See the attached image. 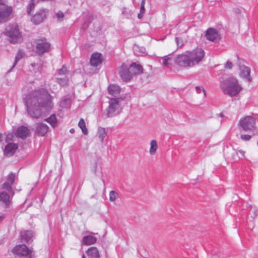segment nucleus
Masks as SVG:
<instances>
[{
    "label": "nucleus",
    "mask_w": 258,
    "mask_h": 258,
    "mask_svg": "<svg viewBox=\"0 0 258 258\" xmlns=\"http://www.w3.org/2000/svg\"><path fill=\"white\" fill-rule=\"evenodd\" d=\"M25 103L28 113L34 118L40 116L42 108L48 110L52 107L51 97L44 89L36 90L30 93L26 98Z\"/></svg>",
    "instance_id": "nucleus-1"
},
{
    "label": "nucleus",
    "mask_w": 258,
    "mask_h": 258,
    "mask_svg": "<svg viewBox=\"0 0 258 258\" xmlns=\"http://www.w3.org/2000/svg\"><path fill=\"white\" fill-rule=\"evenodd\" d=\"M220 87L224 94L230 97L236 96L242 90V87L237 79L233 77L221 81Z\"/></svg>",
    "instance_id": "nucleus-2"
},
{
    "label": "nucleus",
    "mask_w": 258,
    "mask_h": 258,
    "mask_svg": "<svg viewBox=\"0 0 258 258\" xmlns=\"http://www.w3.org/2000/svg\"><path fill=\"white\" fill-rule=\"evenodd\" d=\"M238 124L244 132H252L253 136L256 134L255 132H257L255 119L252 116L247 115L241 117Z\"/></svg>",
    "instance_id": "nucleus-3"
},
{
    "label": "nucleus",
    "mask_w": 258,
    "mask_h": 258,
    "mask_svg": "<svg viewBox=\"0 0 258 258\" xmlns=\"http://www.w3.org/2000/svg\"><path fill=\"white\" fill-rule=\"evenodd\" d=\"M122 100L120 98H110L109 100V105L106 109V115L108 117H111L119 114L122 110L121 101Z\"/></svg>",
    "instance_id": "nucleus-4"
},
{
    "label": "nucleus",
    "mask_w": 258,
    "mask_h": 258,
    "mask_svg": "<svg viewBox=\"0 0 258 258\" xmlns=\"http://www.w3.org/2000/svg\"><path fill=\"white\" fill-rule=\"evenodd\" d=\"M6 33L9 36L12 43H18L22 41L23 38L17 25H10L6 29Z\"/></svg>",
    "instance_id": "nucleus-5"
},
{
    "label": "nucleus",
    "mask_w": 258,
    "mask_h": 258,
    "mask_svg": "<svg viewBox=\"0 0 258 258\" xmlns=\"http://www.w3.org/2000/svg\"><path fill=\"white\" fill-rule=\"evenodd\" d=\"M186 53L188 55L192 67L202 61L205 56L204 51L199 48L191 51H187Z\"/></svg>",
    "instance_id": "nucleus-6"
},
{
    "label": "nucleus",
    "mask_w": 258,
    "mask_h": 258,
    "mask_svg": "<svg viewBox=\"0 0 258 258\" xmlns=\"http://www.w3.org/2000/svg\"><path fill=\"white\" fill-rule=\"evenodd\" d=\"M13 252L20 256V258H34L33 252L25 244L16 245Z\"/></svg>",
    "instance_id": "nucleus-7"
},
{
    "label": "nucleus",
    "mask_w": 258,
    "mask_h": 258,
    "mask_svg": "<svg viewBox=\"0 0 258 258\" xmlns=\"http://www.w3.org/2000/svg\"><path fill=\"white\" fill-rule=\"evenodd\" d=\"M8 0H0V6H4L3 9H0V23H4L10 19V16L13 12L11 6L7 5Z\"/></svg>",
    "instance_id": "nucleus-8"
},
{
    "label": "nucleus",
    "mask_w": 258,
    "mask_h": 258,
    "mask_svg": "<svg viewBox=\"0 0 258 258\" xmlns=\"http://www.w3.org/2000/svg\"><path fill=\"white\" fill-rule=\"evenodd\" d=\"M35 43L36 44V52L39 55H42L47 52L50 46V44L44 37L36 39Z\"/></svg>",
    "instance_id": "nucleus-9"
},
{
    "label": "nucleus",
    "mask_w": 258,
    "mask_h": 258,
    "mask_svg": "<svg viewBox=\"0 0 258 258\" xmlns=\"http://www.w3.org/2000/svg\"><path fill=\"white\" fill-rule=\"evenodd\" d=\"M176 64L180 67L191 68L192 65L187 53H182L177 55L174 59Z\"/></svg>",
    "instance_id": "nucleus-10"
},
{
    "label": "nucleus",
    "mask_w": 258,
    "mask_h": 258,
    "mask_svg": "<svg viewBox=\"0 0 258 258\" xmlns=\"http://www.w3.org/2000/svg\"><path fill=\"white\" fill-rule=\"evenodd\" d=\"M119 74L122 80L124 82H128L131 80L133 75L128 65L123 63L120 68Z\"/></svg>",
    "instance_id": "nucleus-11"
},
{
    "label": "nucleus",
    "mask_w": 258,
    "mask_h": 258,
    "mask_svg": "<svg viewBox=\"0 0 258 258\" xmlns=\"http://www.w3.org/2000/svg\"><path fill=\"white\" fill-rule=\"evenodd\" d=\"M205 37L207 40L213 42H216L220 39V35L218 31L212 28H209L206 31Z\"/></svg>",
    "instance_id": "nucleus-12"
},
{
    "label": "nucleus",
    "mask_w": 258,
    "mask_h": 258,
    "mask_svg": "<svg viewBox=\"0 0 258 258\" xmlns=\"http://www.w3.org/2000/svg\"><path fill=\"white\" fill-rule=\"evenodd\" d=\"M46 10H40L33 16L31 21L35 24H38L43 21L47 14Z\"/></svg>",
    "instance_id": "nucleus-13"
},
{
    "label": "nucleus",
    "mask_w": 258,
    "mask_h": 258,
    "mask_svg": "<svg viewBox=\"0 0 258 258\" xmlns=\"http://www.w3.org/2000/svg\"><path fill=\"white\" fill-rule=\"evenodd\" d=\"M12 197L10 193L5 191L0 192V205L4 206L6 208L9 207L11 205V199Z\"/></svg>",
    "instance_id": "nucleus-14"
},
{
    "label": "nucleus",
    "mask_w": 258,
    "mask_h": 258,
    "mask_svg": "<svg viewBox=\"0 0 258 258\" xmlns=\"http://www.w3.org/2000/svg\"><path fill=\"white\" fill-rule=\"evenodd\" d=\"M90 63L91 66L94 67H97L102 62V56L101 53H94L92 54L90 60Z\"/></svg>",
    "instance_id": "nucleus-15"
},
{
    "label": "nucleus",
    "mask_w": 258,
    "mask_h": 258,
    "mask_svg": "<svg viewBox=\"0 0 258 258\" xmlns=\"http://www.w3.org/2000/svg\"><path fill=\"white\" fill-rule=\"evenodd\" d=\"M239 69L241 77L245 79L248 82H250L251 81V78L250 76V69L246 66H241L240 67Z\"/></svg>",
    "instance_id": "nucleus-16"
},
{
    "label": "nucleus",
    "mask_w": 258,
    "mask_h": 258,
    "mask_svg": "<svg viewBox=\"0 0 258 258\" xmlns=\"http://www.w3.org/2000/svg\"><path fill=\"white\" fill-rule=\"evenodd\" d=\"M48 126L45 123L39 122L36 124V133L41 136H44L48 132Z\"/></svg>",
    "instance_id": "nucleus-17"
},
{
    "label": "nucleus",
    "mask_w": 258,
    "mask_h": 258,
    "mask_svg": "<svg viewBox=\"0 0 258 258\" xmlns=\"http://www.w3.org/2000/svg\"><path fill=\"white\" fill-rule=\"evenodd\" d=\"M30 131L27 127L24 126H21L18 127L17 130L16 136L22 139H25L28 137Z\"/></svg>",
    "instance_id": "nucleus-18"
},
{
    "label": "nucleus",
    "mask_w": 258,
    "mask_h": 258,
    "mask_svg": "<svg viewBox=\"0 0 258 258\" xmlns=\"http://www.w3.org/2000/svg\"><path fill=\"white\" fill-rule=\"evenodd\" d=\"M129 67L133 75H139L143 72L142 67L136 62L132 63Z\"/></svg>",
    "instance_id": "nucleus-19"
},
{
    "label": "nucleus",
    "mask_w": 258,
    "mask_h": 258,
    "mask_svg": "<svg viewBox=\"0 0 258 258\" xmlns=\"http://www.w3.org/2000/svg\"><path fill=\"white\" fill-rule=\"evenodd\" d=\"M18 148V145L14 143L8 144L5 147V154L8 156H12Z\"/></svg>",
    "instance_id": "nucleus-20"
},
{
    "label": "nucleus",
    "mask_w": 258,
    "mask_h": 258,
    "mask_svg": "<svg viewBox=\"0 0 258 258\" xmlns=\"http://www.w3.org/2000/svg\"><path fill=\"white\" fill-rule=\"evenodd\" d=\"M89 258H100V254L98 249L94 246L89 247L86 251Z\"/></svg>",
    "instance_id": "nucleus-21"
},
{
    "label": "nucleus",
    "mask_w": 258,
    "mask_h": 258,
    "mask_svg": "<svg viewBox=\"0 0 258 258\" xmlns=\"http://www.w3.org/2000/svg\"><path fill=\"white\" fill-rule=\"evenodd\" d=\"M42 65L41 63H31L30 71L34 74V76L38 77L41 73Z\"/></svg>",
    "instance_id": "nucleus-22"
},
{
    "label": "nucleus",
    "mask_w": 258,
    "mask_h": 258,
    "mask_svg": "<svg viewBox=\"0 0 258 258\" xmlns=\"http://www.w3.org/2000/svg\"><path fill=\"white\" fill-rule=\"evenodd\" d=\"M20 236L23 242H28L33 237V233L31 231H23L20 233Z\"/></svg>",
    "instance_id": "nucleus-23"
},
{
    "label": "nucleus",
    "mask_w": 258,
    "mask_h": 258,
    "mask_svg": "<svg viewBox=\"0 0 258 258\" xmlns=\"http://www.w3.org/2000/svg\"><path fill=\"white\" fill-rule=\"evenodd\" d=\"M97 239L92 235L84 236L82 240V244L86 245L93 244L96 243Z\"/></svg>",
    "instance_id": "nucleus-24"
},
{
    "label": "nucleus",
    "mask_w": 258,
    "mask_h": 258,
    "mask_svg": "<svg viewBox=\"0 0 258 258\" xmlns=\"http://www.w3.org/2000/svg\"><path fill=\"white\" fill-rule=\"evenodd\" d=\"M120 91L119 87L116 85H110L108 88L109 94L114 97L119 95Z\"/></svg>",
    "instance_id": "nucleus-25"
},
{
    "label": "nucleus",
    "mask_w": 258,
    "mask_h": 258,
    "mask_svg": "<svg viewBox=\"0 0 258 258\" xmlns=\"http://www.w3.org/2000/svg\"><path fill=\"white\" fill-rule=\"evenodd\" d=\"M158 146L157 141L155 140H151L150 142V148L149 153L151 155H154L156 153Z\"/></svg>",
    "instance_id": "nucleus-26"
},
{
    "label": "nucleus",
    "mask_w": 258,
    "mask_h": 258,
    "mask_svg": "<svg viewBox=\"0 0 258 258\" xmlns=\"http://www.w3.org/2000/svg\"><path fill=\"white\" fill-rule=\"evenodd\" d=\"M162 59V64L166 67H169L171 64L172 59L170 55H165L160 57Z\"/></svg>",
    "instance_id": "nucleus-27"
},
{
    "label": "nucleus",
    "mask_w": 258,
    "mask_h": 258,
    "mask_svg": "<svg viewBox=\"0 0 258 258\" xmlns=\"http://www.w3.org/2000/svg\"><path fill=\"white\" fill-rule=\"evenodd\" d=\"M45 121L49 123L53 127L57 125V119L55 114H52L49 117L45 118Z\"/></svg>",
    "instance_id": "nucleus-28"
},
{
    "label": "nucleus",
    "mask_w": 258,
    "mask_h": 258,
    "mask_svg": "<svg viewBox=\"0 0 258 258\" xmlns=\"http://www.w3.org/2000/svg\"><path fill=\"white\" fill-rule=\"evenodd\" d=\"M97 134L100 142L102 143L106 135L105 128L101 127H99Z\"/></svg>",
    "instance_id": "nucleus-29"
},
{
    "label": "nucleus",
    "mask_w": 258,
    "mask_h": 258,
    "mask_svg": "<svg viewBox=\"0 0 258 258\" xmlns=\"http://www.w3.org/2000/svg\"><path fill=\"white\" fill-rule=\"evenodd\" d=\"M12 184H11L9 182L6 181L5 182L2 186V188L4 189H6L8 191V193H10L12 197H13L14 195V192L13 191L12 186Z\"/></svg>",
    "instance_id": "nucleus-30"
},
{
    "label": "nucleus",
    "mask_w": 258,
    "mask_h": 258,
    "mask_svg": "<svg viewBox=\"0 0 258 258\" xmlns=\"http://www.w3.org/2000/svg\"><path fill=\"white\" fill-rule=\"evenodd\" d=\"M79 127L81 129L84 135H87L88 130L86 127V124L83 118H81L78 123Z\"/></svg>",
    "instance_id": "nucleus-31"
},
{
    "label": "nucleus",
    "mask_w": 258,
    "mask_h": 258,
    "mask_svg": "<svg viewBox=\"0 0 258 258\" xmlns=\"http://www.w3.org/2000/svg\"><path fill=\"white\" fill-rule=\"evenodd\" d=\"M24 55V53L23 51H22L21 50H19L18 53H17L16 56H15V61H14V63L13 65V67L12 68V69L13 68H14L17 64V62L20 60L21 58H22L23 57Z\"/></svg>",
    "instance_id": "nucleus-32"
},
{
    "label": "nucleus",
    "mask_w": 258,
    "mask_h": 258,
    "mask_svg": "<svg viewBox=\"0 0 258 258\" xmlns=\"http://www.w3.org/2000/svg\"><path fill=\"white\" fill-rule=\"evenodd\" d=\"M35 6L34 0H30L27 6V13L29 15H31V12L33 11Z\"/></svg>",
    "instance_id": "nucleus-33"
},
{
    "label": "nucleus",
    "mask_w": 258,
    "mask_h": 258,
    "mask_svg": "<svg viewBox=\"0 0 258 258\" xmlns=\"http://www.w3.org/2000/svg\"><path fill=\"white\" fill-rule=\"evenodd\" d=\"M71 104V100L69 98H66L62 100L60 103V105L61 107L67 108L70 106Z\"/></svg>",
    "instance_id": "nucleus-34"
},
{
    "label": "nucleus",
    "mask_w": 258,
    "mask_h": 258,
    "mask_svg": "<svg viewBox=\"0 0 258 258\" xmlns=\"http://www.w3.org/2000/svg\"><path fill=\"white\" fill-rule=\"evenodd\" d=\"M122 15L126 18H130L132 16L133 13L131 10H127L126 8L122 9Z\"/></svg>",
    "instance_id": "nucleus-35"
},
{
    "label": "nucleus",
    "mask_w": 258,
    "mask_h": 258,
    "mask_svg": "<svg viewBox=\"0 0 258 258\" xmlns=\"http://www.w3.org/2000/svg\"><path fill=\"white\" fill-rule=\"evenodd\" d=\"M69 81V79L67 77L63 78H57L56 82L61 86H64L67 85Z\"/></svg>",
    "instance_id": "nucleus-36"
},
{
    "label": "nucleus",
    "mask_w": 258,
    "mask_h": 258,
    "mask_svg": "<svg viewBox=\"0 0 258 258\" xmlns=\"http://www.w3.org/2000/svg\"><path fill=\"white\" fill-rule=\"evenodd\" d=\"M58 73L59 75H64L68 76L70 74V71L67 70L65 66H62V68L58 70Z\"/></svg>",
    "instance_id": "nucleus-37"
},
{
    "label": "nucleus",
    "mask_w": 258,
    "mask_h": 258,
    "mask_svg": "<svg viewBox=\"0 0 258 258\" xmlns=\"http://www.w3.org/2000/svg\"><path fill=\"white\" fill-rule=\"evenodd\" d=\"M175 39L178 48L181 47L184 45V41L181 37H176Z\"/></svg>",
    "instance_id": "nucleus-38"
},
{
    "label": "nucleus",
    "mask_w": 258,
    "mask_h": 258,
    "mask_svg": "<svg viewBox=\"0 0 258 258\" xmlns=\"http://www.w3.org/2000/svg\"><path fill=\"white\" fill-rule=\"evenodd\" d=\"M118 196V194L116 191L111 190L109 193V200L111 202H114L117 199Z\"/></svg>",
    "instance_id": "nucleus-39"
},
{
    "label": "nucleus",
    "mask_w": 258,
    "mask_h": 258,
    "mask_svg": "<svg viewBox=\"0 0 258 258\" xmlns=\"http://www.w3.org/2000/svg\"><path fill=\"white\" fill-rule=\"evenodd\" d=\"M15 174L12 172L9 174L7 178V181L12 184L15 180Z\"/></svg>",
    "instance_id": "nucleus-40"
},
{
    "label": "nucleus",
    "mask_w": 258,
    "mask_h": 258,
    "mask_svg": "<svg viewBox=\"0 0 258 258\" xmlns=\"http://www.w3.org/2000/svg\"><path fill=\"white\" fill-rule=\"evenodd\" d=\"M232 158L233 161H236L241 159V157L238 155L237 150L234 151L233 153L232 154Z\"/></svg>",
    "instance_id": "nucleus-41"
},
{
    "label": "nucleus",
    "mask_w": 258,
    "mask_h": 258,
    "mask_svg": "<svg viewBox=\"0 0 258 258\" xmlns=\"http://www.w3.org/2000/svg\"><path fill=\"white\" fill-rule=\"evenodd\" d=\"M55 16L56 18L57 19V21L59 22L62 21L64 17V14L61 11H58L56 13Z\"/></svg>",
    "instance_id": "nucleus-42"
},
{
    "label": "nucleus",
    "mask_w": 258,
    "mask_h": 258,
    "mask_svg": "<svg viewBox=\"0 0 258 258\" xmlns=\"http://www.w3.org/2000/svg\"><path fill=\"white\" fill-rule=\"evenodd\" d=\"M97 167V163L96 161H93L91 163V172L95 174L96 173V169Z\"/></svg>",
    "instance_id": "nucleus-43"
},
{
    "label": "nucleus",
    "mask_w": 258,
    "mask_h": 258,
    "mask_svg": "<svg viewBox=\"0 0 258 258\" xmlns=\"http://www.w3.org/2000/svg\"><path fill=\"white\" fill-rule=\"evenodd\" d=\"M196 91L198 93L200 94V93H203V96L204 97L206 96V92L203 87H201V86L196 87Z\"/></svg>",
    "instance_id": "nucleus-44"
},
{
    "label": "nucleus",
    "mask_w": 258,
    "mask_h": 258,
    "mask_svg": "<svg viewBox=\"0 0 258 258\" xmlns=\"http://www.w3.org/2000/svg\"><path fill=\"white\" fill-rule=\"evenodd\" d=\"M241 140L244 141H248L251 138V136L249 135H241L240 136Z\"/></svg>",
    "instance_id": "nucleus-45"
},
{
    "label": "nucleus",
    "mask_w": 258,
    "mask_h": 258,
    "mask_svg": "<svg viewBox=\"0 0 258 258\" xmlns=\"http://www.w3.org/2000/svg\"><path fill=\"white\" fill-rule=\"evenodd\" d=\"M145 1L142 0V3H141V6L140 9V13H145Z\"/></svg>",
    "instance_id": "nucleus-46"
},
{
    "label": "nucleus",
    "mask_w": 258,
    "mask_h": 258,
    "mask_svg": "<svg viewBox=\"0 0 258 258\" xmlns=\"http://www.w3.org/2000/svg\"><path fill=\"white\" fill-rule=\"evenodd\" d=\"M232 63L230 61H227L225 64V68L228 69H231L232 68Z\"/></svg>",
    "instance_id": "nucleus-47"
},
{
    "label": "nucleus",
    "mask_w": 258,
    "mask_h": 258,
    "mask_svg": "<svg viewBox=\"0 0 258 258\" xmlns=\"http://www.w3.org/2000/svg\"><path fill=\"white\" fill-rule=\"evenodd\" d=\"M237 151L238 152V154L240 153V154L241 155V156H240L241 158L244 157L245 152L244 151L239 150H237Z\"/></svg>",
    "instance_id": "nucleus-48"
},
{
    "label": "nucleus",
    "mask_w": 258,
    "mask_h": 258,
    "mask_svg": "<svg viewBox=\"0 0 258 258\" xmlns=\"http://www.w3.org/2000/svg\"><path fill=\"white\" fill-rule=\"evenodd\" d=\"M143 14H144L143 13H140L138 15V18L139 19H141V18L143 17Z\"/></svg>",
    "instance_id": "nucleus-49"
},
{
    "label": "nucleus",
    "mask_w": 258,
    "mask_h": 258,
    "mask_svg": "<svg viewBox=\"0 0 258 258\" xmlns=\"http://www.w3.org/2000/svg\"><path fill=\"white\" fill-rule=\"evenodd\" d=\"M5 218V216L4 215H2V216H0V222L3 221Z\"/></svg>",
    "instance_id": "nucleus-50"
},
{
    "label": "nucleus",
    "mask_w": 258,
    "mask_h": 258,
    "mask_svg": "<svg viewBox=\"0 0 258 258\" xmlns=\"http://www.w3.org/2000/svg\"><path fill=\"white\" fill-rule=\"evenodd\" d=\"M70 133H74V132H75V130H74V129L72 128V129H71V130H70Z\"/></svg>",
    "instance_id": "nucleus-51"
},
{
    "label": "nucleus",
    "mask_w": 258,
    "mask_h": 258,
    "mask_svg": "<svg viewBox=\"0 0 258 258\" xmlns=\"http://www.w3.org/2000/svg\"><path fill=\"white\" fill-rule=\"evenodd\" d=\"M3 135L0 134V142L2 141Z\"/></svg>",
    "instance_id": "nucleus-52"
},
{
    "label": "nucleus",
    "mask_w": 258,
    "mask_h": 258,
    "mask_svg": "<svg viewBox=\"0 0 258 258\" xmlns=\"http://www.w3.org/2000/svg\"><path fill=\"white\" fill-rule=\"evenodd\" d=\"M82 258H86V256L84 254L82 255Z\"/></svg>",
    "instance_id": "nucleus-53"
}]
</instances>
